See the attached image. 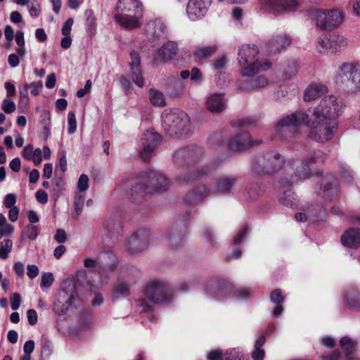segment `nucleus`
<instances>
[{"label":"nucleus","instance_id":"1","mask_svg":"<svg viewBox=\"0 0 360 360\" xmlns=\"http://www.w3.org/2000/svg\"><path fill=\"white\" fill-rule=\"evenodd\" d=\"M345 104L341 98L329 95L322 98L314 108L311 117L303 110H297L287 115L277 123L276 134L279 137L292 136V127L307 125L309 127V137L318 143H325L331 140L337 131L340 117L345 110Z\"/></svg>","mask_w":360,"mask_h":360},{"label":"nucleus","instance_id":"2","mask_svg":"<svg viewBox=\"0 0 360 360\" xmlns=\"http://www.w3.org/2000/svg\"><path fill=\"white\" fill-rule=\"evenodd\" d=\"M171 180L165 174L146 171L140 173L129 183L128 179L122 181L117 186L120 191H126L127 196L134 201H141L155 192H165L171 186Z\"/></svg>","mask_w":360,"mask_h":360},{"label":"nucleus","instance_id":"3","mask_svg":"<svg viewBox=\"0 0 360 360\" xmlns=\"http://www.w3.org/2000/svg\"><path fill=\"white\" fill-rule=\"evenodd\" d=\"M203 156L202 150L197 146L181 148L174 151L173 162L176 167L185 169L184 173L176 176L179 182L191 184L207 175L210 169L199 165Z\"/></svg>","mask_w":360,"mask_h":360},{"label":"nucleus","instance_id":"4","mask_svg":"<svg viewBox=\"0 0 360 360\" xmlns=\"http://www.w3.org/2000/svg\"><path fill=\"white\" fill-rule=\"evenodd\" d=\"M294 165V158L285 159L278 153L271 151L256 156L252 162V170L257 174H272L281 170L278 184L285 188L294 185L285 182L293 175Z\"/></svg>","mask_w":360,"mask_h":360},{"label":"nucleus","instance_id":"5","mask_svg":"<svg viewBox=\"0 0 360 360\" xmlns=\"http://www.w3.org/2000/svg\"><path fill=\"white\" fill-rule=\"evenodd\" d=\"M162 127L172 137H186L193 131L188 115L179 109H166L161 115Z\"/></svg>","mask_w":360,"mask_h":360},{"label":"nucleus","instance_id":"6","mask_svg":"<svg viewBox=\"0 0 360 360\" xmlns=\"http://www.w3.org/2000/svg\"><path fill=\"white\" fill-rule=\"evenodd\" d=\"M172 298L173 290L169 284L161 281H153L146 288L144 298L137 302L142 312H148L152 307L147 301L153 304H165L171 302Z\"/></svg>","mask_w":360,"mask_h":360},{"label":"nucleus","instance_id":"7","mask_svg":"<svg viewBox=\"0 0 360 360\" xmlns=\"http://www.w3.org/2000/svg\"><path fill=\"white\" fill-rule=\"evenodd\" d=\"M327 154L322 150L309 153L302 160L294 159V173L285 182L288 184H298L311 176V166L325 162Z\"/></svg>","mask_w":360,"mask_h":360},{"label":"nucleus","instance_id":"8","mask_svg":"<svg viewBox=\"0 0 360 360\" xmlns=\"http://www.w3.org/2000/svg\"><path fill=\"white\" fill-rule=\"evenodd\" d=\"M337 85L356 91L360 89V64L358 62L341 63L335 75Z\"/></svg>","mask_w":360,"mask_h":360},{"label":"nucleus","instance_id":"9","mask_svg":"<svg viewBox=\"0 0 360 360\" xmlns=\"http://www.w3.org/2000/svg\"><path fill=\"white\" fill-rule=\"evenodd\" d=\"M308 15L311 20L314 21L316 26L321 30L336 28L342 24L345 15L338 8L330 10H321L312 8L308 11Z\"/></svg>","mask_w":360,"mask_h":360},{"label":"nucleus","instance_id":"10","mask_svg":"<svg viewBox=\"0 0 360 360\" xmlns=\"http://www.w3.org/2000/svg\"><path fill=\"white\" fill-rule=\"evenodd\" d=\"M204 292L210 299L224 302L231 298L233 286L222 278L212 277L205 282Z\"/></svg>","mask_w":360,"mask_h":360},{"label":"nucleus","instance_id":"11","mask_svg":"<svg viewBox=\"0 0 360 360\" xmlns=\"http://www.w3.org/2000/svg\"><path fill=\"white\" fill-rule=\"evenodd\" d=\"M76 295L75 283L71 281H64L56 295L53 304V311L58 315L65 314L70 307L73 304V300Z\"/></svg>","mask_w":360,"mask_h":360},{"label":"nucleus","instance_id":"12","mask_svg":"<svg viewBox=\"0 0 360 360\" xmlns=\"http://www.w3.org/2000/svg\"><path fill=\"white\" fill-rule=\"evenodd\" d=\"M338 180L331 174H328L323 176L316 186L317 195L330 201L338 197Z\"/></svg>","mask_w":360,"mask_h":360},{"label":"nucleus","instance_id":"13","mask_svg":"<svg viewBox=\"0 0 360 360\" xmlns=\"http://www.w3.org/2000/svg\"><path fill=\"white\" fill-rule=\"evenodd\" d=\"M134 269L128 268L122 269L119 274L117 283L115 285L112 294L113 298H124L129 295V288L131 284L136 282Z\"/></svg>","mask_w":360,"mask_h":360},{"label":"nucleus","instance_id":"14","mask_svg":"<svg viewBox=\"0 0 360 360\" xmlns=\"http://www.w3.org/2000/svg\"><path fill=\"white\" fill-rule=\"evenodd\" d=\"M150 231L148 229H141L136 231L129 238L126 249L130 253H139L147 249L149 245Z\"/></svg>","mask_w":360,"mask_h":360},{"label":"nucleus","instance_id":"15","mask_svg":"<svg viewBox=\"0 0 360 360\" xmlns=\"http://www.w3.org/2000/svg\"><path fill=\"white\" fill-rule=\"evenodd\" d=\"M262 10L272 13H281L295 10L299 2L296 0H259Z\"/></svg>","mask_w":360,"mask_h":360},{"label":"nucleus","instance_id":"16","mask_svg":"<svg viewBox=\"0 0 360 360\" xmlns=\"http://www.w3.org/2000/svg\"><path fill=\"white\" fill-rule=\"evenodd\" d=\"M141 141V155L145 161H148L154 150L160 145L161 137L153 129H148L143 133Z\"/></svg>","mask_w":360,"mask_h":360},{"label":"nucleus","instance_id":"17","mask_svg":"<svg viewBox=\"0 0 360 360\" xmlns=\"http://www.w3.org/2000/svg\"><path fill=\"white\" fill-rule=\"evenodd\" d=\"M211 0H189L186 7V15L190 20L197 21L207 14Z\"/></svg>","mask_w":360,"mask_h":360},{"label":"nucleus","instance_id":"18","mask_svg":"<svg viewBox=\"0 0 360 360\" xmlns=\"http://www.w3.org/2000/svg\"><path fill=\"white\" fill-rule=\"evenodd\" d=\"M261 141H254L249 132H242L232 137L228 143V148L231 151H241L255 146L259 145Z\"/></svg>","mask_w":360,"mask_h":360},{"label":"nucleus","instance_id":"19","mask_svg":"<svg viewBox=\"0 0 360 360\" xmlns=\"http://www.w3.org/2000/svg\"><path fill=\"white\" fill-rule=\"evenodd\" d=\"M239 180L240 177L238 175L219 176L215 179L213 183V191L224 195L233 193Z\"/></svg>","mask_w":360,"mask_h":360},{"label":"nucleus","instance_id":"20","mask_svg":"<svg viewBox=\"0 0 360 360\" xmlns=\"http://www.w3.org/2000/svg\"><path fill=\"white\" fill-rule=\"evenodd\" d=\"M143 13L113 14L114 20L122 28L128 30L139 28L142 25Z\"/></svg>","mask_w":360,"mask_h":360},{"label":"nucleus","instance_id":"21","mask_svg":"<svg viewBox=\"0 0 360 360\" xmlns=\"http://www.w3.org/2000/svg\"><path fill=\"white\" fill-rule=\"evenodd\" d=\"M240 74L243 77H252L257 73L270 68L271 64L267 60L260 61L259 59L248 61L245 64H239Z\"/></svg>","mask_w":360,"mask_h":360},{"label":"nucleus","instance_id":"22","mask_svg":"<svg viewBox=\"0 0 360 360\" xmlns=\"http://www.w3.org/2000/svg\"><path fill=\"white\" fill-rule=\"evenodd\" d=\"M130 77L134 84H136L139 87H143L145 84V81L142 75V71L140 65L141 57L139 53L135 51H132L130 53Z\"/></svg>","mask_w":360,"mask_h":360},{"label":"nucleus","instance_id":"23","mask_svg":"<svg viewBox=\"0 0 360 360\" xmlns=\"http://www.w3.org/2000/svg\"><path fill=\"white\" fill-rule=\"evenodd\" d=\"M146 33L148 39L151 40L159 39L167 34L166 25L160 19L148 21L146 25Z\"/></svg>","mask_w":360,"mask_h":360},{"label":"nucleus","instance_id":"24","mask_svg":"<svg viewBox=\"0 0 360 360\" xmlns=\"http://www.w3.org/2000/svg\"><path fill=\"white\" fill-rule=\"evenodd\" d=\"M134 13H143L141 0H118L113 14Z\"/></svg>","mask_w":360,"mask_h":360},{"label":"nucleus","instance_id":"25","mask_svg":"<svg viewBox=\"0 0 360 360\" xmlns=\"http://www.w3.org/2000/svg\"><path fill=\"white\" fill-rule=\"evenodd\" d=\"M186 234L187 227L186 224L181 222L180 224H176L171 229L167 238L172 246L178 248L184 243Z\"/></svg>","mask_w":360,"mask_h":360},{"label":"nucleus","instance_id":"26","mask_svg":"<svg viewBox=\"0 0 360 360\" xmlns=\"http://www.w3.org/2000/svg\"><path fill=\"white\" fill-rule=\"evenodd\" d=\"M178 46L174 41H168L165 43L157 52L154 58V62L158 61L167 63L172 59L176 54Z\"/></svg>","mask_w":360,"mask_h":360},{"label":"nucleus","instance_id":"27","mask_svg":"<svg viewBox=\"0 0 360 360\" xmlns=\"http://www.w3.org/2000/svg\"><path fill=\"white\" fill-rule=\"evenodd\" d=\"M226 106V102L223 94H212L207 98L206 107L212 112H221L225 110Z\"/></svg>","mask_w":360,"mask_h":360},{"label":"nucleus","instance_id":"28","mask_svg":"<svg viewBox=\"0 0 360 360\" xmlns=\"http://www.w3.org/2000/svg\"><path fill=\"white\" fill-rule=\"evenodd\" d=\"M328 91V87L325 84L312 83L305 89L304 100L307 102H310L326 94Z\"/></svg>","mask_w":360,"mask_h":360},{"label":"nucleus","instance_id":"29","mask_svg":"<svg viewBox=\"0 0 360 360\" xmlns=\"http://www.w3.org/2000/svg\"><path fill=\"white\" fill-rule=\"evenodd\" d=\"M258 49L255 46L248 44L241 46L238 49V64H245L248 61L258 60Z\"/></svg>","mask_w":360,"mask_h":360},{"label":"nucleus","instance_id":"30","mask_svg":"<svg viewBox=\"0 0 360 360\" xmlns=\"http://www.w3.org/2000/svg\"><path fill=\"white\" fill-rule=\"evenodd\" d=\"M291 43V39L285 34L274 37L268 42V49L270 53H275L286 49Z\"/></svg>","mask_w":360,"mask_h":360},{"label":"nucleus","instance_id":"31","mask_svg":"<svg viewBox=\"0 0 360 360\" xmlns=\"http://www.w3.org/2000/svg\"><path fill=\"white\" fill-rule=\"evenodd\" d=\"M341 241L343 245L358 248L360 247V229H350L342 236Z\"/></svg>","mask_w":360,"mask_h":360},{"label":"nucleus","instance_id":"32","mask_svg":"<svg viewBox=\"0 0 360 360\" xmlns=\"http://www.w3.org/2000/svg\"><path fill=\"white\" fill-rule=\"evenodd\" d=\"M330 51L332 52H341L348 46V39L343 35L333 33L329 35Z\"/></svg>","mask_w":360,"mask_h":360},{"label":"nucleus","instance_id":"33","mask_svg":"<svg viewBox=\"0 0 360 360\" xmlns=\"http://www.w3.org/2000/svg\"><path fill=\"white\" fill-rule=\"evenodd\" d=\"M346 305L352 309H360V290L356 288H352L345 294Z\"/></svg>","mask_w":360,"mask_h":360},{"label":"nucleus","instance_id":"34","mask_svg":"<svg viewBox=\"0 0 360 360\" xmlns=\"http://www.w3.org/2000/svg\"><path fill=\"white\" fill-rule=\"evenodd\" d=\"M268 84L269 80L266 78L262 76H259L255 79H251L249 84L243 85L238 84V88L243 91H249L253 89H261L267 86Z\"/></svg>","mask_w":360,"mask_h":360},{"label":"nucleus","instance_id":"35","mask_svg":"<svg viewBox=\"0 0 360 360\" xmlns=\"http://www.w3.org/2000/svg\"><path fill=\"white\" fill-rule=\"evenodd\" d=\"M298 71L299 64L296 60H289L283 65V75L285 79L292 78L297 74Z\"/></svg>","mask_w":360,"mask_h":360},{"label":"nucleus","instance_id":"36","mask_svg":"<svg viewBox=\"0 0 360 360\" xmlns=\"http://www.w3.org/2000/svg\"><path fill=\"white\" fill-rule=\"evenodd\" d=\"M266 342L264 335H261L255 342V349L252 356L254 360H263L265 352L262 348Z\"/></svg>","mask_w":360,"mask_h":360},{"label":"nucleus","instance_id":"37","mask_svg":"<svg viewBox=\"0 0 360 360\" xmlns=\"http://www.w3.org/2000/svg\"><path fill=\"white\" fill-rule=\"evenodd\" d=\"M149 99L152 105L162 107L165 105V98L164 94L155 89H149Z\"/></svg>","mask_w":360,"mask_h":360},{"label":"nucleus","instance_id":"38","mask_svg":"<svg viewBox=\"0 0 360 360\" xmlns=\"http://www.w3.org/2000/svg\"><path fill=\"white\" fill-rule=\"evenodd\" d=\"M290 186L285 187L286 190H285L279 198L280 202L286 207H290L293 205L294 201L295 200V198L294 196V193L292 192L290 189H289ZM281 188V187H279ZM285 189V188H282Z\"/></svg>","mask_w":360,"mask_h":360},{"label":"nucleus","instance_id":"39","mask_svg":"<svg viewBox=\"0 0 360 360\" xmlns=\"http://www.w3.org/2000/svg\"><path fill=\"white\" fill-rule=\"evenodd\" d=\"M340 346L345 355L352 354L356 348V342L348 337H344L340 340Z\"/></svg>","mask_w":360,"mask_h":360},{"label":"nucleus","instance_id":"40","mask_svg":"<svg viewBox=\"0 0 360 360\" xmlns=\"http://www.w3.org/2000/svg\"><path fill=\"white\" fill-rule=\"evenodd\" d=\"M217 50L216 45L200 47L194 51V55L198 58H205L210 56Z\"/></svg>","mask_w":360,"mask_h":360},{"label":"nucleus","instance_id":"41","mask_svg":"<svg viewBox=\"0 0 360 360\" xmlns=\"http://www.w3.org/2000/svg\"><path fill=\"white\" fill-rule=\"evenodd\" d=\"M13 241L10 239H5L0 243V259H6L8 257L9 253L12 251Z\"/></svg>","mask_w":360,"mask_h":360},{"label":"nucleus","instance_id":"42","mask_svg":"<svg viewBox=\"0 0 360 360\" xmlns=\"http://www.w3.org/2000/svg\"><path fill=\"white\" fill-rule=\"evenodd\" d=\"M28 88L29 84H25L22 87H19L20 91V99H19V105L20 107H27L29 104V97H28Z\"/></svg>","mask_w":360,"mask_h":360},{"label":"nucleus","instance_id":"43","mask_svg":"<svg viewBox=\"0 0 360 360\" xmlns=\"http://www.w3.org/2000/svg\"><path fill=\"white\" fill-rule=\"evenodd\" d=\"M184 201L186 204L188 205H195L201 201L200 196L197 194L195 190H192L184 198Z\"/></svg>","mask_w":360,"mask_h":360},{"label":"nucleus","instance_id":"44","mask_svg":"<svg viewBox=\"0 0 360 360\" xmlns=\"http://www.w3.org/2000/svg\"><path fill=\"white\" fill-rule=\"evenodd\" d=\"M68 132L69 134H73L77 129V124L75 113L72 111L69 112L68 114Z\"/></svg>","mask_w":360,"mask_h":360},{"label":"nucleus","instance_id":"45","mask_svg":"<svg viewBox=\"0 0 360 360\" xmlns=\"http://www.w3.org/2000/svg\"><path fill=\"white\" fill-rule=\"evenodd\" d=\"M317 49L319 52H326L328 50L330 51V42L329 41V36L320 37L317 40Z\"/></svg>","mask_w":360,"mask_h":360},{"label":"nucleus","instance_id":"46","mask_svg":"<svg viewBox=\"0 0 360 360\" xmlns=\"http://www.w3.org/2000/svg\"><path fill=\"white\" fill-rule=\"evenodd\" d=\"M319 217V214H311L309 211H304V212H297L295 214V219L297 221H307V220H310V219H318Z\"/></svg>","mask_w":360,"mask_h":360},{"label":"nucleus","instance_id":"47","mask_svg":"<svg viewBox=\"0 0 360 360\" xmlns=\"http://www.w3.org/2000/svg\"><path fill=\"white\" fill-rule=\"evenodd\" d=\"M202 237L205 241L212 247L216 244V237L210 228H205L202 232Z\"/></svg>","mask_w":360,"mask_h":360},{"label":"nucleus","instance_id":"48","mask_svg":"<svg viewBox=\"0 0 360 360\" xmlns=\"http://www.w3.org/2000/svg\"><path fill=\"white\" fill-rule=\"evenodd\" d=\"M23 234H25L30 240H34L39 233V229L37 226L33 224H30L26 226L25 230L23 231Z\"/></svg>","mask_w":360,"mask_h":360},{"label":"nucleus","instance_id":"49","mask_svg":"<svg viewBox=\"0 0 360 360\" xmlns=\"http://www.w3.org/2000/svg\"><path fill=\"white\" fill-rule=\"evenodd\" d=\"M270 300L275 304H281L284 302L285 297L280 289H276L271 292Z\"/></svg>","mask_w":360,"mask_h":360},{"label":"nucleus","instance_id":"50","mask_svg":"<svg viewBox=\"0 0 360 360\" xmlns=\"http://www.w3.org/2000/svg\"><path fill=\"white\" fill-rule=\"evenodd\" d=\"M2 110L6 114L13 112L16 109L15 103L11 99H4L1 104Z\"/></svg>","mask_w":360,"mask_h":360},{"label":"nucleus","instance_id":"51","mask_svg":"<svg viewBox=\"0 0 360 360\" xmlns=\"http://www.w3.org/2000/svg\"><path fill=\"white\" fill-rule=\"evenodd\" d=\"M307 211H309L311 212V214H314L317 213L319 214V217L318 219H310V220H311V221L321 220V219H322V217L325 215L324 208L319 205H311L307 209Z\"/></svg>","mask_w":360,"mask_h":360},{"label":"nucleus","instance_id":"52","mask_svg":"<svg viewBox=\"0 0 360 360\" xmlns=\"http://www.w3.org/2000/svg\"><path fill=\"white\" fill-rule=\"evenodd\" d=\"M243 354L240 352L232 349L224 354L223 360H241Z\"/></svg>","mask_w":360,"mask_h":360},{"label":"nucleus","instance_id":"53","mask_svg":"<svg viewBox=\"0 0 360 360\" xmlns=\"http://www.w3.org/2000/svg\"><path fill=\"white\" fill-rule=\"evenodd\" d=\"M228 60V58L224 56L218 58L212 64L213 69L217 71L224 70L226 68Z\"/></svg>","mask_w":360,"mask_h":360},{"label":"nucleus","instance_id":"54","mask_svg":"<svg viewBox=\"0 0 360 360\" xmlns=\"http://www.w3.org/2000/svg\"><path fill=\"white\" fill-rule=\"evenodd\" d=\"M53 280V276L51 273H44L41 276L40 285L41 288H49L52 285Z\"/></svg>","mask_w":360,"mask_h":360},{"label":"nucleus","instance_id":"55","mask_svg":"<svg viewBox=\"0 0 360 360\" xmlns=\"http://www.w3.org/2000/svg\"><path fill=\"white\" fill-rule=\"evenodd\" d=\"M84 195L82 194H77L75 198L74 208L77 214H79L82 212L84 205Z\"/></svg>","mask_w":360,"mask_h":360},{"label":"nucleus","instance_id":"56","mask_svg":"<svg viewBox=\"0 0 360 360\" xmlns=\"http://www.w3.org/2000/svg\"><path fill=\"white\" fill-rule=\"evenodd\" d=\"M105 257L108 258V259L112 260V262L110 263V264L105 263L104 264L105 269H106L108 270H110V271L114 270L115 269L117 264V258L111 252H107L106 255H105Z\"/></svg>","mask_w":360,"mask_h":360},{"label":"nucleus","instance_id":"57","mask_svg":"<svg viewBox=\"0 0 360 360\" xmlns=\"http://www.w3.org/2000/svg\"><path fill=\"white\" fill-rule=\"evenodd\" d=\"M77 187H78V189L82 192H84L88 189V188H89V177L87 175L83 174L79 176L78 182H77Z\"/></svg>","mask_w":360,"mask_h":360},{"label":"nucleus","instance_id":"58","mask_svg":"<svg viewBox=\"0 0 360 360\" xmlns=\"http://www.w3.org/2000/svg\"><path fill=\"white\" fill-rule=\"evenodd\" d=\"M17 200L16 195L14 193L7 194L4 200V205L6 208H11L15 207Z\"/></svg>","mask_w":360,"mask_h":360},{"label":"nucleus","instance_id":"59","mask_svg":"<svg viewBox=\"0 0 360 360\" xmlns=\"http://www.w3.org/2000/svg\"><path fill=\"white\" fill-rule=\"evenodd\" d=\"M248 233V227L244 226L238 233L234 236L233 239V242L236 245L240 244L244 240L246 234Z\"/></svg>","mask_w":360,"mask_h":360},{"label":"nucleus","instance_id":"60","mask_svg":"<svg viewBox=\"0 0 360 360\" xmlns=\"http://www.w3.org/2000/svg\"><path fill=\"white\" fill-rule=\"evenodd\" d=\"M21 296L18 293H14L11 299V308L15 311L19 309L21 304Z\"/></svg>","mask_w":360,"mask_h":360},{"label":"nucleus","instance_id":"61","mask_svg":"<svg viewBox=\"0 0 360 360\" xmlns=\"http://www.w3.org/2000/svg\"><path fill=\"white\" fill-rule=\"evenodd\" d=\"M74 23V20L72 18H68L63 25L61 32L63 35H70L72 27Z\"/></svg>","mask_w":360,"mask_h":360},{"label":"nucleus","instance_id":"62","mask_svg":"<svg viewBox=\"0 0 360 360\" xmlns=\"http://www.w3.org/2000/svg\"><path fill=\"white\" fill-rule=\"evenodd\" d=\"M193 190L196 191L197 194L200 196L201 200L203 199V198L208 195L210 193V188L207 186L203 185V184L198 185Z\"/></svg>","mask_w":360,"mask_h":360},{"label":"nucleus","instance_id":"63","mask_svg":"<svg viewBox=\"0 0 360 360\" xmlns=\"http://www.w3.org/2000/svg\"><path fill=\"white\" fill-rule=\"evenodd\" d=\"M202 76L200 70L197 68H193L191 72V80L193 82L200 84L202 82Z\"/></svg>","mask_w":360,"mask_h":360},{"label":"nucleus","instance_id":"64","mask_svg":"<svg viewBox=\"0 0 360 360\" xmlns=\"http://www.w3.org/2000/svg\"><path fill=\"white\" fill-rule=\"evenodd\" d=\"M224 354L220 349H215L207 354L209 360H223Z\"/></svg>","mask_w":360,"mask_h":360}]
</instances>
